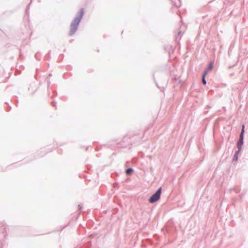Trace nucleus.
<instances>
[{
  "label": "nucleus",
  "instance_id": "nucleus-1",
  "mask_svg": "<svg viewBox=\"0 0 248 248\" xmlns=\"http://www.w3.org/2000/svg\"><path fill=\"white\" fill-rule=\"evenodd\" d=\"M83 13V9L81 8L80 10L79 15L74 19L73 21L71 23L69 33L70 36L73 35L77 31L79 23L82 18Z\"/></svg>",
  "mask_w": 248,
  "mask_h": 248
},
{
  "label": "nucleus",
  "instance_id": "nucleus-2",
  "mask_svg": "<svg viewBox=\"0 0 248 248\" xmlns=\"http://www.w3.org/2000/svg\"><path fill=\"white\" fill-rule=\"evenodd\" d=\"M162 188L160 187L157 191L150 198L149 202L151 203H154L158 201L160 198Z\"/></svg>",
  "mask_w": 248,
  "mask_h": 248
},
{
  "label": "nucleus",
  "instance_id": "nucleus-3",
  "mask_svg": "<svg viewBox=\"0 0 248 248\" xmlns=\"http://www.w3.org/2000/svg\"><path fill=\"white\" fill-rule=\"evenodd\" d=\"M245 132V125L243 124L242 128L241 130V132L240 133L239 140L237 143V147L238 148V150H241L242 148V146L244 143V135Z\"/></svg>",
  "mask_w": 248,
  "mask_h": 248
},
{
  "label": "nucleus",
  "instance_id": "nucleus-4",
  "mask_svg": "<svg viewBox=\"0 0 248 248\" xmlns=\"http://www.w3.org/2000/svg\"><path fill=\"white\" fill-rule=\"evenodd\" d=\"M240 152V150H238L237 152H235L233 157V161H237L238 160V155Z\"/></svg>",
  "mask_w": 248,
  "mask_h": 248
},
{
  "label": "nucleus",
  "instance_id": "nucleus-5",
  "mask_svg": "<svg viewBox=\"0 0 248 248\" xmlns=\"http://www.w3.org/2000/svg\"><path fill=\"white\" fill-rule=\"evenodd\" d=\"M182 38V34H181V31H179V32L177 34V35L176 36V40L178 39L180 40Z\"/></svg>",
  "mask_w": 248,
  "mask_h": 248
},
{
  "label": "nucleus",
  "instance_id": "nucleus-6",
  "mask_svg": "<svg viewBox=\"0 0 248 248\" xmlns=\"http://www.w3.org/2000/svg\"><path fill=\"white\" fill-rule=\"evenodd\" d=\"M133 170L132 168H129L126 170V172L127 173H129L130 172H132Z\"/></svg>",
  "mask_w": 248,
  "mask_h": 248
},
{
  "label": "nucleus",
  "instance_id": "nucleus-7",
  "mask_svg": "<svg viewBox=\"0 0 248 248\" xmlns=\"http://www.w3.org/2000/svg\"><path fill=\"white\" fill-rule=\"evenodd\" d=\"M202 82L204 85H206V80L205 79V77H202Z\"/></svg>",
  "mask_w": 248,
  "mask_h": 248
},
{
  "label": "nucleus",
  "instance_id": "nucleus-8",
  "mask_svg": "<svg viewBox=\"0 0 248 248\" xmlns=\"http://www.w3.org/2000/svg\"><path fill=\"white\" fill-rule=\"evenodd\" d=\"M209 72V69H207L203 73V74H202V77H205L206 75L207 74V73H208Z\"/></svg>",
  "mask_w": 248,
  "mask_h": 248
},
{
  "label": "nucleus",
  "instance_id": "nucleus-9",
  "mask_svg": "<svg viewBox=\"0 0 248 248\" xmlns=\"http://www.w3.org/2000/svg\"><path fill=\"white\" fill-rule=\"evenodd\" d=\"M213 62H211L210 63V66H209V67L208 68V69H209V71L210 69H211L212 68V67H213Z\"/></svg>",
  "mask_w": 248,
  "mask_h": 248
},
{
  "label": "nucleus",
  "instance_id": "nucleus-10",
  "mask_svg": "<svg viewBox=\"0 0 248 248\" xmlns=\"http://www.w3.org/2000/svg\"><path fill=\"white\" fill-rule=\"evenodd\" d=\"M78 206H79V209H81V207L80 206V205H78Z\"/></svg>",
  "mask_w": 248,
  "mask_h": 248
},
{
  "label": "nucleus",
  "instance_id": "nucleus-11",
  "mask_svg": "<svg viewBox=\"0 0 248 248\" xmlns=\"http://www.w3.org/2000/svg\"><path fill=\"white\" fill-rule=\"evenodd\" d=\"M31 1L29 4V6H30L31 4Z\"/></svg>",
  "mask_w": 248,
  "mask_h": 248
}]
</instances>
